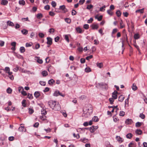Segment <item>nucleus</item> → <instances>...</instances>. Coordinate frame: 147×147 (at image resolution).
I'll return each mask as SVG.
<instances>
[{"mask_svg":"<svg viewBox=\"0 0 147 147\" xmlns=\"http://www.w3.org/2000/svg\"><path fill=\"white\" fill-rule=\"evenodd\" d=\"M7 23V25L11 26H14V24L13 23L10 21H8Z\"/></svg>","mask_w":147,"mask_h":147,"instance_id":"6e6552de","label":"nucleus"},{"mask_svg":"<svg viewBox=\"0 0 147 147\" xmlns=\"http://www.w3.org/2000/svg\"><path fill=\"white\" fill-rule=\"evenodd\" d=\"M48 104L51 108L55 111H59L60 109L59 104L58 103H56V101H50Z\"/></svg>","mask_w":147,"mask_h":147,"instance_id":"f03ea898","label":"nucleus"},{"mask_svg":"<svg viewBox=\"0 0 147 147\" xmlns=\"http://www.w3.org/2000/svg\"><path fill=\"white\" fill-rule=\"evenodd\" d=\"M118 31V29L117 28H115L113 29L112 32V34H113L117 32Z\"/></svg>","mask_w":147,"mask_h":147,"instance_id":"ea45409f","label":"nucleus"},{"mask_svg":"<svg viewBox=\"0 0 147 147\" xmlns=\"http://www.w3.org/2000/svg\"><path fill=\"white\" fill-rule=\"evenodd\" d=\"M129 147H136L135 143L133 142H130L128 145Z\"/></svg>","mask_w":147,"mask_h":147,"instance_id":"aec40b11","label":"nucleus"},{"mask_svg":"<svg viewBox=\"0 0 147 147\" xmlns=\"http://www.w3.org/2000/svg\"><path fill=\"white\" fill-rule=\"evenodd\" d=\"M144 8H142L141 9L137 10L136 11V13H143L144 12Z\"/></svg>","mask_w":147,"mask_h":147,"instance_id":"f3484780","label":"nucleus"},{"mask_svg":"<svg viewBox=\"0 0 147 147\" xmlns=\"http://www.w3.org/2000/svg\"><path fill=\"white\" fill-rule=\"evenodd\" d=\"M96 129V128L95 129L94 127V126H92V127H91L90 128V131L91 133L94 132L95 130Z\"/></svg>","mask_w":147,"mask_h":147,"instance_id":"a211bd4d","label":"nucleus"},{"mask_svg":"<svg viewBox=\"0 0 147 147\" xmlns=\"http://www.w3.org/2000/svg\"><path fill=\"white\" fill-rule=\"evenodd\" d=\"M76 29L78 32L79 33H82L83 32V31L81 28L79 27H77Z\"/></svg>","mask_w":147,"mask_h":147,"instance_id":"9d476101","label":"nucleus"},{"mask_svg":"<svg viewBox=\"0 0 147 147\" xmlns=\"http://www.w3.org/2000/svg\"><path fill=\"white\" fill-rule=\"evenodd\" d=\"M96 65L97 67L100 68H101L103 66V64L102 63H97Z\"/></svg>","mask_w":147,"mask_h":147,"instance_id":"7c9ffc66","label":"nucleus"},{"mask_svg":"<svg viewBox=\"0 0 147 147\" xmlns=\"http://www.w3.org/2000/svg\"><path fill=\"white\" fill-rule=\"evenodd\" d=\"M34 112L33 110L30 108H29V113L31 114L32 113Z\"/></svg>","mask_w":147,"mask_h":147,"instance_id":"13d9d810","label":"nucleus"},{"mask_svg":"<svg viewBox=\"0 0 147 147\" xmlns=\"http://www.w3.org/2000/svg\"><path fill=\"white\" fill-rule=\"evenodd\" d=\"M89 108H85L83 109V113L82 114V116L85 117H88L91 114L92 112L93 109L92 106L89 105Z\"/></svg>","mask_w":147,"mask_h":147,"instance_id":"f257e3e1","label":"nucleus"},{"mask_svg":"<svg viewBox=\"0 0 147 147\" xmlns=\"http://www.w3.org/2000/svg\"><path fill=\"white\" fill-rule=\"evenodd\" d=\"M80 140L84 143H86L88 142V140L85 138H83V139H81Z\"/></svg>","mask_w":147,"mask_h":147,"instance_id":"2f4dec72","label":"nucleus"},{"mask_svg":"<svg viewBox=\"0 0 147 147\" xmlns=\"http://www.w3.org/2000/svg\"><path fill=\"white\" fill-rule=\"evenodd\" d=\"M40 83L42 86H45L46 84V83L45 82L42 81H40Z\"/></svg>","mask_w":147,"mask_h":147,"instance_id":"de8ad7c7","label":"nucleus"},{"mask_svg":"<svg viewBox=\"0 0 147 147\" xmlns=\"http://www.w3.org/2000/svg\"><path fill=\"white\" fill-rule=\"evenodd\" d=\"M53 95L54 96H57L59 95H60L63 97H64L65 96V95L64 94H62L58 90L55 91L53 93Z\"/></svg>","mask_w":147,"mask_h":147,"instance_id":"7ed1b4c3","label":"nucleus"},{"mask_svg":"<svg viewBox=\"0 0 147 147\" xmlns=\"http://www.w3.org/2000/svg\"><path fill=\"white\" fill-rule=\"evenodd\" d=\"M136 133L138 135H141L142 133V131L140 129H137L136 131Z\"/></svg>","mask_w":147,"mask_h":147,"instance_id":"bb28decb","label":"nucleus"},{"mask_svg":"<svg viewBox=\"0 0 147 147\" xmlns=\"http://www.w3.org/2000/svg\"><path fill=\"white\" fill-rule=\"evenodd\" d=\"M64 36L65 40H66L67 42H69V39L68 35H65Z\"/></svg>","mask_w":147,"mask_h":147,"instance_id":"a19ab883","label":"nucleus"},{"mask_svg":"<svg viewBox=\"0 0 147 147\" xmlns=\"http://www.w3.org/2000/svg\"><path fill=\"white\" fill-rule=\"evenodd\" d=\"M28 97L30 99H32L33 98L32 94H28Z\"/></svg>","mask_w":147,"mask_h":147,"instance_id":"4d7b16f0","label":"nucleus"},{"mask_svg":"<svg viewBox=\"0 0 147 147\" xmlns=\"http://www.w3.org/2000/svg\"><path fill=\"white\" fill-rule=\"evenodd\" d=\"M42 74L44 76H46L48 75V72L46 71H42Z\"/></svg>","mask_w":147,"mask_h":147,"instance_id":"c85d7f7f","label":"nucleus"},{"mask_svg":"<svg viewBox=\"0 0 147 147\" xmlns=\"http://www.w3.org/2000/svg\"><path fill=\"white\" fill-rule=\"evenodd\" d=\"M121 14V13L119 10H118L116 12V14L118 17L120 16Z\"/></svg>","mask_w":147,"mask_h":147,"instance_id":"e433bc0d","label":"nucleus"},{"mask_svg":"<svg viewBox=\"0 0 147 147\" xmlns=\"http://www.w3.org/2000/svg\"><path fill=\"white\" fill-rule=\"evenodd\" d=\"M26 100H23L22 102V106L24 107H25L26 106Z\"/></svg>","mask_w":147,"mask_h":147,"instance_id":"f704fd0d","label":"nucleus"},{"mask_svg":"<svg viewBox=\"0 0 147 147\" xmlns=\"http://www.w3.org/2000/svg\"><path fill=\"white\" fill-rule=\"evenodd\" d=\"M59 9L63 11V12L65 13L67 11V9L65 7V6L64 5L60 6Z\"/></svg>","mask_w":147,"mask_h":147,"instance_id":"20e7f679","label":"nucleus"},{"mask_svg":"<svg viewBox=\"0 0 147 147\" xmlns=\"http://www.w3.org/2000/svg\"><path fill=\"white\" fill-rule=\"evenodd\" d=\"M132 136L133 135L129 133L126 135V137L127 138L131 139L132 137Z\"/></svg>","mask_w":147,"mask_h":147,"instance_id":"a878e982","label":"nucleus"},{"mask_svg":"<svg viewBox=\"0 0 147 147\" xmlns=\"http://www.w3.org/2000/svg\"><path fill=\"white\" fill-rule=\"evenodd\" d=\"M19 3L21 5H24L25 4V1L24 0H21L19 1Z\"/></svg>","mask_w":147,"mask_h":147,"instance_id":"c756f323","label":"nucleus"},{"mask_svg":"<svg viewBox=\"0 0 147 147\" xmlns=\"http://www.w3.org/2000/svg\"><path fill=\"white\" fill-rule=\"evenodd\" d=\"M65 21L68 23H70L71 22V20L69 18H66L65 19Z\"/></svg>","mask_w":147,"mask_h":147,"instance_id":"37998d69","label":"nucleus"},{"mask_svg":"<svg viewBox=\"0 0 147 147\" xmlns=\"http://www.w3.org/2000/svg\"><path fill=\"white\" fill-rule=\"evenodd\" d=\"M18 130L20 131H26V129L25 128L24 126H21L19 128Z\"/></svg>","mask_w":147,"mask_h":147,"instance_id":"f8f14e48","label":"nucleus"},{"mask_svg":"<svg viewBox=\"0 0 147 147\" xmlns=\"http://www.w3.org/2000/svg\"><path fill=\"white\" fill-rule=\"evenodd\" d=\"M132 90L134 91L136 90L137 89V87L136 86L135 84L134 83L133 84L132 86Z\"/></svg>","mask_w":147,"mask_h":147,"instance_id":"412c9836","label":"nucleus"},{"mask_svg":"<svg viewBox=\"0 0 147 147\" xmlns=\"http://www.w3.org/2000/svg\"><path fill=\"white\" fill-rule=\"evenodd\" d=\"M141 125H142V123H141L138 122H137L136 123V126L137 127H139L140 126H141Z\"/></svg>","mask_w":147,"mask_h":147,"instance_id":"49530a36","label":"nucleus"},{"mask_svg":"<svg viewBox=\"0 0 147 147\" xmlns=\"http://www.w3.org/2000/svg\"><path fill=\"white\" fill-rule=\"evenodd\" d=\"M89 25L88 24H85L83 26L84 28L86 30L88 29L89 28Z\"/></svg>","mask_w":147,"mask_h":147,"instance_id":"c03bdc74","label":"nucleus"},{"mask_svg":"<svg viewBox=\"0 0 147 147\" xmlns=\"http://www.w3.org/2000/svg\"><path fill=\"white\" fill-rule=\"evenodd\" d=\"M92 120L94 121L97 122L98 121L99 119L97 117L94 116L92 118Z\"/></svg>","mask_w":147,"mask_h":147,"instance_id":"5701e85b","label":"nucleus"},{"mask_svg":"<svg viewBox=\"0 0 147 147\" xmlns=\"http://www.w3.org/2000/svg\"><path fill=\"white\" fill-rule=\"evenodd\" d=\"M55 82V81L53 79H51L48 81V83L50 85H53Z\"/></svg>","mask_w":147,"mask_h":147,"instance_id":"6ab92c4d","label":"nucleus"},{"mask_svg":"<svg viewBox=\"0 0 147 147\" xmlns=\"http://www.w3.org/2000/svg\"><path fill=\"white\" fill-rule=\"evenodd\" d=\"M93 57L92 55H90L89 56H87L86 57V59L87 60H89L90 59L92 58Z\"/></svg>","mask_w":147,"mask_h":147,"instance_id":"603ef678","label":"nucleus"},{"mask_svg":"<svg viewBox=\"0 0 147 147\" xmlns=\"http://www.w3.org/2000/svg\"><path fill=\"white\" fill-rule=\"evenodd\" d=\"M134 38L136 39H137L139 38V35L138 34H136L134 36Z\"/></svg>","mask_w":147,"mask_h":147,"instance_id":"8fccbe9b","label":"nucleus"},{"mask_svg":"<svg viewBox=\"0 0 147 147\" xmlns=\"http://www.w3.org/2000/svg\"><path fill=\"white\" fill-rule=\"evenodd\" d=\"M28 31L26 29H24L22 30L21 32L24 35H26L28 33Z\"/></svg>","mask_w":147,"mask_h":147,"instance_id":"2eb2a0df","label":"nucleus"},{"mask_svg":"<svg viewBox=\"0 0 147 147\" xmlns=\"http://www.w3.org/2000/svg\"><path fill=\"white\" fill-rule=\"evenodd\" d=\"M39 36L41 38H42L44 37V34L42 33H39Z\"/></svg>","mask_w":147,"mask_h":147,"instance_id":"864d4df0","label":"nucleus"},{"mask_svg":"<svg viewBox=\"0 0 147 147\" xmlns=\"http://www.w3.org/2000/svg\"><path fill=\"white\" fill-rule=\"evenodd\" d=\"M22 72H23L24 73H27L28 74H34V72H31L30 71H27L26 70H24V69H22Z\"/></svg>","mask_w":147,"mask_h":147,"instance_id":"9b49d317","label":"nucleus"},{"mask_svg":"<svg viewBox=\"0 0 147 147\" xmlns=\"http://www.w3.org/2000/svg\"><path fill=\"white\" fill-rule=\"evenodd\" d=\"M118 92L116 91H115L113 93L112 97L114 99H116L117 98V94Z\"/></svg>","mask_w":147,"mask_h":147,"instance_id":"423d86ee","label":"nucleus"},{"mask_svg":"<svg viewBox=\"0 0 147 147\" xmlns=\"http://www.w3.org/2000/svg\"><path fill=\"white\" fill-rule=\"evenodd\" d=\"M50 7L49 5H47L45 6L44 8L45 9L48 10L50 9Z\"/></svg>","mask_w":147,"mask_h":147,"instance_id":"052dcab7","label":"nucleus"},{"mask_svg":"<svg viewBox=\"0 0 147 147\" xmlns=\"http://www.w3.org/2000/svg\"><path fill=\"white\" fill-rule=\"evenodd\" d=\"M98 26L97 24H93L92 26V28L93 29H97L98 28Z\"/></svg>","mask_w":147,"mask_h":147,"instance_id":"b1692460","label":"nucleus"},{"mask_svg":"<svg viewBox=\"0 0 147 147\" xmlns=\"http://www.w3.org/2000/svg\"><path fill=\"white\" fill-rule=\"evenodd\" d=\"M5 71H6V72L7 73L8 72H9L10 71V69L8 67H5Z\"/></svg>","mask_w":147,"mask_h":147,"instance_id":"338daca9","label":"nucleus"},{"mask_svg":"<svg viewBox=\"0 0 147 147\" xmlns=\"http://www.w3.org/2000/svg\"><path fill=\"white\" fill-rule=\"evenodd\" d=\"M85 71L86 72H89L91 71L90 68L89 67H86L85 69Z\"/></svg>","mask_w":147,"mask_h":147,"instance_id":"4c0bfd02","label":"nucleus"},{"mask_svg":"<svg viewBox=\"0 0 147 147\" xmlns=\"http://www.w3.org/2000/svg\"><path fill=\"white\" fill-rule=\"evenodd\" d=\"M21 93L24 96H26L27 95V93L26 91L24 90L23 91H21Z\"/></svg>","mask_w":147,"mask_h":147,"instance_id":"e2e57ef3","label":"nucleus"},{"mask_svg":"<svg viewBox=\"0 0 147 147\" xmlns=\"http://www.w3.org/2000/svg\"><path fill=\"white\" fill-rule=\"evenodd\" d=\"M93 20V18H90V19L88 20L87 22L88 23H91Z\"/></svg>","mask_w":147,"mask_h":147,"instance_id":"6e6d98bb","label":"nucleus"},{"mask_svg":"<svg viewBox=\"0 0 147 147\" xmlns=\"http://www.w3.org/2000/svg\"><path fill=\"white\" fill-rule=\"evenodd\" d=\"M54 31L55 30L53 28H50L49 30V32L50 33H51V32H54Z\"/></svg>","mask_w":147,"mask_h":147,"instance_id":"774afa93","label":"nucleus"},{"mask_svg":"<svg viewBox=\"0 0 147 147\" xmlns=\"http://www.w3.org/2000/svg\"><path fill=\"white\" fill-rule=\"evenodd\" d=\"M47 44L49 45H51L52 43V39L50 37H48L47 38Z\"/></svg>","mask_w":147,"mask_h":147,"instance_id":"39448f33","label":"nucleus"},{"mask_svg":"<svg viewBox=\"0 0 147 147\" xmlns=\"http://www.w3.org/2000/svg\"><path fill=\"white\" fill-rule=\"evenodd\" d=\"M123 21L121 20V22H120V28H123L124 27V25H123Z\"/></svg>","mask_w":147,"mask_h":147,"instance_id":"a18cd8bd","label":"nucleus"},{"mask_svg":"<svg viewBox=\"0 0 147 147\" xmlns=\"http://www.w3.org/2000/svg\"><path fill=\"white\" fill-rule=\"evenodd\" d=\"M36 58L37 59L36 61L37 62L40 64H42L43 62V61L42 59H40V57H36Z\"/></svg>","mask_w":147,"mask_h":147,"instance_id":"1a4fd4ad","label":"nucleus"},{"mask_svg":"<svg viewBox=\"0 0 147 147\" xmlns=\"http://www.w3.org/2000/svg\"><path fill=\"white\" fill-rule=\"evenodd\" d=\"M93 7V5L91 4H90V5H87L86 9H88L90 10Z\"/></svg>","mask_w":147,"mask_h":147,"instance_id":"72a5a7b5","label":"nucleus"},{"mask_svg":"<svg viewBox=\"0 0 147 147\" xmlns=\"http://www.w3.org/2000/svg\"><path fill=\"white\" fill-rule=\"evenodd\" d=\"M116 138L117 140L120 142H123V140L122 138H121L120 136H117L116 137Z\"/></svg>","mask_w":147,"mask_h":147,"instance_id":"4be33fe9","label":"nucleus"},{"mask_svg":"<svg viewBox=\"0 0 147 147\" xmlns=\"http://www.w3.org/2000/svg\"><path fill=\"white\" fill-rule=\"evenodd\" d=\"M133 122L132 120L131 119H127L125 121V123L126 124H131Z\"/></svg>","mask_w":147,"mask_h":147,"instance_id":"0eeeda50","label":"nucleus"},{"mask_svg":"<svg viewBox=\"0 0 147 147\" xmlns=\"http://www.w3.org/2000/svg\"><path fill=\"white\" fill-rule=\"evenodd\" d=\"M125 115V113L124 112L121 111H120L119 115L121 116H123Z\"/></svg>","mask_w":147,"mask_h":147,"instance_id":"5fc2aeb1","label":"nucleus"},{"mask_svg":"<svg viewBox=\"0 0 147 147\" xmlns=\"http://www.w3.org/2000/svg\"><path fill=\"white\" fill-rule=\"evenodd\" d=\"M6 91L9 94H11L12 92V89L10 88H8Z\"/></svg>","mask_w":147,"mask_h":147,"instance_id":"473e14b6","label":"nucleus"},{"mask_svg":"<svg viewBox=\"0 0 147 147\" xmlns=\"http://www.w3.org/2000/svg\"><path fill=\"white\" fill-rule=\"evenodd\" d=\"M139 117L142 119H144L145 117V115L142 113L140 114V115Z\"/></svg>","mask_w":147,"mask_h":147,"instance_id":"bf43d9fd","label":"nucleus"},{"mask_svg":"<svg viewBox=\"0 0 147 147\" xmlns=\"http://www.w3.org/2000/svg\"><path fill=\"white\" fill-rule=\"evenodd\" d=\"M106 6L105 5L103 6L102 7H100V11H102L103 10H105V8H106Z\"/></svg>","mask_w":147,"mask_h":147,"instance_id":"09e8293b","label":"nucleus"},{"mask_svg":"<svg viewBox=\"0 0 147 147\" xmlns=\"http://www.w3.org/2000/svg\"><path fill=\"white\" fill-rule=\"evenodd\" d=\"M124 98V97L123 95L120 96L119 97V101L122 102Z\"/></svg>","mask_w":147,"mask_h":147,"instance_id":"ddd939ff","label":"nucleus"},{"mask_svg":"<svg viewBox=\"0 0 147 147\" xmlns=\"http://www.w3.org/2000/svg\"><path fill=\"white\" fill-rule=\"evenodd\" d=\"M4 44V42L2 40H0V46L1 47L3 46Z\"/></svg>","mask_w":147,"mask_h":147,"instance_id":"0e129e2a","label":"nucleus"},{"mask_svg":"<svg viewBox=\"0 0 147 147\" xmlns=\"http://www.w3.org/2000/svg\"><path fill=\"white\" fill-rule=\"evenodd\" d=\"M114 99L113 98H109V100L111 104H113V102L114 101Z\"/></svg>","mask_w":147,"mask_h":147,"instance_id":"79ce46f5","label":"nucleus"},{"mask_svg":"<svg viewBox=\"0 0 147 147\" xmlns=\"http://www.w3.org/2000/svg\"><path fill=\"white\" fill-rule=\"evenodd\" d=\"M102 16L101 15L99 17H97V16L95 17V18L97 19L98 21H101L102 19Z\"/></svg>","mask_w":147,"mask_h":147,"instance_id":"cd10ccee","label":"nucleus"},{"mask_svg":"<svg viewBox=\"0 0 147 147\" xmlns=\"http://www.w3.org/2000/svg\"><path fill=\"white\" fill-rule=\"evenodd\" d=\"M40 95L39 92L38 91L35 92L34 93V96L36 98L38 97Z\"/></svg>","mask_w":147,"mask_h":147,"instance_id":"4468645a","label":"nucleus"},{"mask_svg":"<svg viewBox=\"0 0 147 147\" xmlns=\"http://www.w3.org/2000/svg\"><path fill=\"white\" fill-rule=\"evenodd\" d=\"M107 13L109 14L111 16H112L113 14V12L111 11L110 9L108 10L107 11Z\"/></svg>","mask_w":147,"mask_h":147,"instance_id":"3c124183","label":"nucleus"},{"mask_svg":"<svg viewBox=\"0 0 147 147\" xmlns=\"http://www.w3.org/2000/svg\"><path fill=\"white\" fill-rule=\"evenodd\" d=\"M8 1L6 0H2L1 3L2 5H6L8 3Z\"/></svg>","mask_w":147,"mask_h":147,"instance_id":"dca6fc26","label":"nucleus"},{"mask_svg":"<svg viewBox=\"0 0 147 147\" xmlns=\"http://www.w3.org/2000/svg\"><path fill=\"white\" fill-rule=\"evenodd\" d=\"M32 44L30 43H26V46L27 47H31L32 45Z\"/></svg>","mask_w":147,"mask_h":147,"instance_id":"69168bd1","label":"nucleus"},{"mask_svg":"<svg viewBox=\"0 0 147 147\" xmlns=\"http://www.w3.org/2000/svg\"><path fill=\"white\" fill-rule=\"evenodd\" d=\"M76 11L74 9H73L71 13L72 15H74L76 14Z\"/></svg>","mask_w":147,"mask_h":147,"instance_id":"680f3d73","label":"nucleus"},{"mask_svg":"<svg viewBox=\"0 0 147 147\" xmlns=\"http://www.w3.org/2000/svg\"><path fill=\"white\" fill-rule=\"evenodd\" d=\"M25 51V49L24 48V47H21L20 48V51L22 53H23Z\"/></svg>","mask_w":147,"mask_h":147,"instance_id":"c9c22d12","label":"nucleus"},{"mask_svg":"<svg viewBox=\"0 0 147 147\" xmlns=\"http://www.w3.org/2000/svg\"><path fill=\"white\" fill-rule=\"evenodd\" d=\"M51 4L53 7H55L56 5V2L53 1L51 2Z\"/></svg>","mask_w":147,"mask_h":147,"instance_id":"58836bf2","label":"nucleus"},{"mask_svg":"<svg viewBox=\"0 0 147 147\" xmlns=\"http://www.w3.org/2000/svg\"><path fill=\"white\" fill-rule=\"evenodd\" d=\"M43 17L42 14L41 13H39L37 14L36 17L38 19H41Z\"/></svg>","mask_w":147,"mask_h":147,"instance_id":"393cba45","label":"nucleus"}]
</instances>
